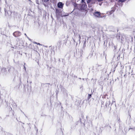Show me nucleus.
<instances>
[{
    "mask_svg": "<svg viewBox=\"0 0 135 135\" xmlns=\"http://www.w3.org/2000/svg\"><path fill=\"white\" fill-rule=\"evenodd\" d=\"M85 0H81V2L83 4L80 7V10L81 11L85 9L86 7L87 6L84 1Z\"/></svg>",
    "mask_w": 135,
    "mask_h": 135,
    "instance_id": "nucleus-1",
    "label": "nucleus"
},
{
    "mask_svg": "<svg viewBox=\"0 0 135 135\" xmlns=\"http://www.w3.org/2000/svg\"><path fill=\"white\" fill-rule=\"evenodd\" d=\"M13 35L15 37H17L20 36L21 35V33L18 31H17L14 32Z\"/></svg>",
    "mask_w": 135,
    "mask_h": 135,
    "instance_id": "nucleus-2",
    "label": "nucleus"
},
{
    "mask_svg": "<svg viewBox=\"0 0 135 135\" xmlns=\"http://www.w3.org/2000/svg\"><path fill=\"white\" fill-rule=\"evenodd\" d=\"M80 5L79 4H76L74 3V11L75 9H80Z\"/></svg>",
    "mask_w": 135,
    "mask_h": 135,
    "instance_id": "nucleus-3",
    "label": "nucleus"
},
{
    "mask_svg": "<svg viewBox=\"0 0 135 135\" xmlns=\"http://www.w3.org/2000/svg\"><path fill=\"white\" fill-rule=\"evenodd\" d=\"M94 15L95 16L98 17H99L100 16V12H95L94 13Z\"/></svg>",
    "mask_w": 135,
    "mask_h": 135,
    "instance_id": "nucleus-4",
    "label": "nucleus"
},
{
    "mask_svg": "<svg viewBox=\"0 0 135 135\" xmlns=\"http://www.w3.org/2000/svg\"><path fill=\"white\" fill-rule=\"evenodd\" d=\"M63 6V4L61 2H60L59 3L57 4V7L58 8H62Z\"/></svg>",
    "mask_w": 135,
    "mask_h": 135,
    "instance_id": "nucleus-5",
    "label": "nucleus"
},
{
    "mask_svg": "<svg viewBox=\"0 0 135 135\" xmlns=\"http://www.w3.org/2000/svg\"><path fill=\"white\" fill-rule=\"evenodd\" d=\"M91 96V94H89L88 96V98L89 99L90 98Z\"/></svg>",
    "mask_w": 135,
    "mask_h": 135,
    "instance_id": "nucleus-6",
    "label": "nucleus"
},
{
    "mask_svg": "<svg viewBox=\"0 0 135 135\" xmlns=\"http://www.w3.org/2000/svg\"><path fill=\"white\" fill-rule=\"evenodd\" d=\"M49 0H42L43 2H44L45 3L48 2Z\"/></svg>",
    "mask_w": 135,
    "mask_h": 135,
    "instance_id": "nucleus-7",
    "label": "nucleus"
},
{
    "mask_svg": "<svg viewBox=\"0 0 135 135\" xmlns=\"http://www.w3.org/2000/svg\"><path fill=\"white\" fill-rule=\"evenodd\" d=\"M33 43L34 44H37V45H41V44H40V43H37L36 42H34Z\"/></svg>",
    "mask_w": 135,
    "mask_h": 135,
    "instance_id": "nucleus-8",
    "label": "nucleus"
},
{
    "mask_svg": "<svg viewBox=\"0 0 135 135\" xmlns=\"http://www.w3.org/2000/svg\"><path fill=\"white\" fill-rule=\"evenodd\" d=\"M119 1L122 2H124L126 0H119Z\"/></svg>",
    "mask_w": 135,
    "mask_h": 135,
    "instance_id": "nucleus-9",
    "label": "nucleus"
},
{
    "mask_svg": "<svg viewBox=\"0 0 135 135\" xmlns=\"http://www.w3.org/2000/svg\"><path fill=\"white\" fill-rule=\"evenodd\" d=\"M98 1H102L103 0H98Z\"/></svg>",
    "mask_w": 135,
    "mask_h": 135,
    "instance_id": "nucleus-10",
    "label": "nucleus"
},
{
    "mask_svg": "<svg viewBox=\"0 0 135 135\" xmlns=\"http://www.w3.org/2000/svg\"><path fill=\"white\" fill-rule=\"evenodd\" d=\"M25 35L26 36H27V35H26V33H25Z\"/></svg>",
    "mask_w": 135,
    "mask_h": 135,
    "instance_id": "nucleus-11",
    "label": "nucleus"
},
{
    "mask_svg": "<svg viewBox=\"0 0 135 135\" xmlns=\"http://www.w3.org/2000/svg\"><path fill=\"white\" fill-rule=\"evenodd\" d=\"M44 5L45 6H46V4H44Z\"/></svg>",
    "mask_w": 135,
    "mask_h": 135,
    "instance_id": "nucleus-12",
    "label": "nucleus"
}]
</instances>
